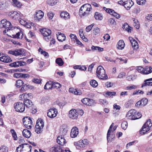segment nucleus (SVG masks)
Segmentation results:
<instances>
[{
	"label": "nucleus",
	"instance_id": "4468645a",
	"mask_svg": "<svg viewBox=\"0 0 152 152\" xmlns=\"http://www.w3.org/2000/svg\"><path fill=\"white\" fill-rule=\"evenodd\" d=\"M26 64V63L24 61H18L10 64L11 66L13 67H18L25 65Z\"/></svg>",
	"mask_w": 152,
	"mask_h": 152
},
{
	"label": "nucleus",
	"instance_id": "0eeeda50",
	"mask_svg": "<svg viewBox=\"0 0 152 152\" xmlns=\"http://www.w3.org/2000/svg\"><path fill=\"white\" fill-rule=\"evenodd\" d=\"M25 51L23 49H16L14 50H10L8 52L9 54L16 56L25 55Z\"/></svg>",
	"mask_w": 152,
	"mask_h": 152
},
{
	"label": "nucleus",
	"instance_id": "338daca9",
	"mask_svg": "<svg viewBox=\"0 0 152 152\" xmlns=\"http://www.w3.org/2000/svg\"><path fill=\"white\" fill-rule=\"evenodd\" d=\"M144 92L143 91L140 90H138V91H136L133 93V95H135L138 94H143Z\"/></svg>",
	"mask_w": 152,
	"mask_h": 152
},
{
	"label": "nucleus",
	"instance_id": "37998d69",
	"mask_svg": "<svg viewBox=\"0 0 152 152\" xmlns=\"http://www.w3.org/2000/svg\"><path fill=\"white\" fill-rule=\"evenodd\" d=\"M23 84V82L21 80H18L16 81L15 86L17 88H20Z\"/></svg>",
	"mask_w": 152,
	"mask_h": 152
},
{
	"label": "nucleus",
	"instance_id": "69168bd1",
	"mask_svg": "<svg viewBox=\"0 0 152 152\" xmlns=\"http://www.w3.org/2000/svg\"><path fill=\"white\" fill-rule=\"evenodd\" d=\"M137 88V86L134 85L129 86L126 87V89L127 90H132L133 89H135Z\"/></svg>",
	"mask_w": 152,
	"mask_h": 152
},
{
	"label": "nucleus",
	"instance_id": "6e6d98bb",
	"mask_svg": "<svg viewBox=\"0 0 152 152\" xmlns=\"http://www.w3.org/2000/svg\"><path fill=\"white\" fill-rule=\"evenodd\" d=\"M127 126L128 123L126 121H124L121 124V127L123 129H126L127 128Z\"/></svg>",
	"mask_w": 152,
	"mask_h": 152
},
{
	"label": "nucleus",
	"instance_id": "423d86ee",
	"mask_svg": "<svg viewBox=\"0 0 152 152\" xmlns=\"http://www.w3.org/2000/svg\"><path fill=\"white\" fill-rule=\"evenodd\" d=\"M31 146L27 144H24L20 145L17 148L16 151L17 152H22L24 150L28 151L29 150L31 152Z\"/></svg>",
	"mask_w": 152,
	"mask_h": 152
},
{
	"label": "nucleus",
	"instance_id": "a878e982",
	"mask_svg": "<svg viewBox=\"0 0 152 152\" xmlns=\"http://www.w3.org/2000/svg\"><path fill=\"white\" fill-rule=\"evenodd\" d=\"M22 133L23 136L27 138H29L31 134L30 131L26 129L23 130Z\"/></svg>",
	"mask_w": 152,
	"mask_h": 152
},
{
	"label": "nucleus",
	"instance_id": "79ce46f5",
	"mask_svg": "<svg viewBox=\"0 0 152 152\" xmlns=\"http://www.w3.org/2000/svg\"><path fill=\"white\" fill-rule=\"evenodd\" d=\"M23 34L22 33L18 32L16 35H12V37L14 38H17L18 39H21L23 38Z\"/></svg>",
	"mask_w": 152,
	"mask_h": 152
},
{
	"label": "nucleus",
	"instance_id": "6e6552de",
	"mask_svg": "<svg viewBox=\"0 0 152 152\" xmlns=\"http://www.w3.org/2000/svg\"><path fill=\"white\" fill-rule=\"evenodd\" d=\"M8 15L10 18L14 20H17L21 19V15L20 12H18L17 11H12L9 12Z\"/></svg>",
	"mask_w": 152,
	"mask_h": 152
},
{
	"label": "nucleus",
	"instance_id": "8fccbe9b",
	"mask_svg": "<svg viewBox=\"0 0 152 152\" xmlns=\"http://www.w3.org/2000/svg\"><path fill=\"white\" fill-rule=\"evenodd\" d=\"M145 126H146L150 129L152 126V124L151 122V120L149 119L144 124Z\"/></svg>",
	"mask_w": 152,
	"mask_h": 152
},
{
	"label": "nucleus",
	"instance_id": "9b49d317",
	"mask_svg": "<svg viewBox=\"0 0 152 152\" xmlns=\"http://www.w3.org/2000/svg\"><path fill=\"white\" fill-rule=\"evenodd\" d=\"M57 113V110L56 108H51L48 110L47 115L50 118H53L56 116Z\"/></svg>",
	"mask_w": 152,
	"mask_h": 152
},
{
	"label": "nucleus",
	"instance_id": "cd10ccee",
	"mask_svg": "<svg viewBox=\"0 0 152 152\" xmlns=\"http://www.w3.org/2000/svg\"><path fill=\"white\" fill-rule=\"evenodd\" d=\"M125 45L124 41L122 40H120L118 43L117 47L118 49L122 50L125 47Z\"/></svg>",
	"mask_w": 152,
	"mask_h": 152
},
{
	"label": "nucleus",
	"instance_id": "bf43d9fd",
	"mask_svg": "<svg viewBox=\"0 0 152 152\" xmlns=\"http://www.w3.org/2000/svg\"><path fill=\"white\" fill-rule=\"evenodd\" d=\"M89 6L90 7H88V8H87V10H86V11L84 12V14L83 16H84L87 14H88L89 13V11H91V10L92 9L91 6L90 4Z\"/></svg>",
	"mask_w": 152,
	"mask_h": 152
},
{
	"label": "nucleus",
	"instance_id": "bb28decb",
	"mask_svg": "<svg viewBox=\"0 0 152 152\" xmlns=\"http://www.w3.org/2000/svg\"><path fill=\"white\" fill-rule=\"evenodd\" d=\"M150 129L149 127H148L146 126H145V125L144 124L140 131V133L141 135H143L147 132L149 131Z\"/></svg>",
	"mask_w": 152,
	"mask_h": 152
},
{
	"label": "nucleus",
	"instance_id": "7c9ffc66",
	"mask_svg": "<svg viewBox=\"0 0 152 152\" xmlns=\"http://www.w3.org/2000/svg\"><path fill=\"white\" fill-rule=\"evenodd\" d=\"M136 113V110H131L128 111L126 114V117H131L130 119L132 120L133 117L134 116V113Z\"/></svg>",
	"mask_w": 152,
	"mask_h": 152
},
{
	"label": "nucleus",
	"instance_id": "864d4df0",
	"mask_svg": "<svg viewBox=\"0 0 152 152\" xmlns=\"http://www.w3.org/2000/svg\"><path fill=\"white\" fill-rule=\"evenodd\" d=\"M94 23L92 24L91 25L86 27V31L87 32H89L92 29V27L94 26Z\"/></svg>",
	"mask_w": 152,
	"mask_h": 152
},
{
	"label": "nucleus",
	"instance_id": "774afa93",
	"mask_svg": "<svg viewBox=\"0 0 152 152\" xmlns=\"http://www.w3.org/2000/svg\"><path fill=\"white\" fill-rule=\"evenodd\" d=\"M146 19L148 22L152 20V14L148 15L146 17Z\"/></svg>",
	"mask_w": 152,
	"mask_h": 152
},
{
	"label": "nucleus",
	"instance_id": "f704fd0d",
	"mask_svg": "<svg viewBox=\"0 0 152 152\" xmlns=\"http://www.w3.org/2000/svg\"><path fill=\"white\" fill-rule=\"evenodd\" d=\"M116 94L115 92L107 91L105 93V96L106 97H112Z\"/></svg>",
	"mask_w": 152,
	"mask_h": 152
},
{
	"label": "nucleus",
	"instance_id": "e2e57ef3",
	"mask_svg": "<svg viewBox=\"0 0 152 152\" xmlns=\"http://www.w3.org/2000/svg\"><path fill=\"white\" fill-rule=\"evenodd\" d=\"M41 81V80L37 78H34L32 80V82L36 83L39 84Z\"/></svg>",
	"mask_w": 152,
	"mask_h": 152
},
{
	"label": "nucleus",
	"instance_id": "f03ea898",
	"mask_svg": "<svg viewBox=\"0 0 152 152\" xmlns=\"http://www.w3.org/2000/svg\"><path fill=\"white\" fill-rule=\"evenodd\" d=\"M11 24L10 22L7 21L6 19L2 20L0 22V28H5V29L3 31V32L6 33L7 31L11 29L12 27H11Z\"/></svg>",
	"mask_w": 152,
	"mask_h": 152
},
{
	"label": "nucleus",
	"instance_id": "0e129e2a",
	"mask_svg": "<svg viewBox=\"0 0 152 152\" xmlns=\"http://www.w3.org/2000/svg\"><path fill=\"white\" fill-rule=\"evenodd\" d=\"M148 81H146L145 80H144L145 83H143L141 86V87L142 88L144 86H151V82H147Z\"/></svg>",
	"mask_w": 152,
	"mask_h": 152
},
{
	"label": "nucleus",
	"instance_id": "c756f323",
	"mask_svg": "<svg viewBox=\"0 0 152 152\" xmlns=\"http://www.w3.org/2000/svg\"><path fill=\"white\" fill-rule=\"evenodd\" d=\"M133 23V26L137 29H138L140 28V24L138 20L134 18L132 19Z\"/></svg>",
	"mask_w": 152,
	"mask_h": 152
},
{
	"label": "nucleus",
	"instance_id": "2eb2a0df",
	"mask_svg": "<svg viewBox=\"0 0 152 152\" xmlns=\"http://www.w3.org/2000/svg\"><path fill=\"white\" fill-rule=\"evenodd\" d=\"M0 60L4 62L8 63L11 61L10 58L4 54H0Z\"/></svg>",
	"mask_w": 152,
	"mask_h": 152
},
{
	"label": "nucleus",
	"instance_id": "a18cd8bd",
	"mask_svg": "<svg viewBox=\"0 0 152 152\" xmlns=\"http://www.w3.org/2000/svg\"><path fill=\"white\" fill-rule=\"evenodd\" d=\"M10 132L12 134V135L14 140H17L18 139V137L15 130L13 129H12L10 131Z\"/></svg>",
	"mask_w": 152,
	"mask_h": 152
},
{
	"label": "nucleus",
	"instance_id": "dca6fc26",
	"mask_svg": "<svg viewBox=\"0 0 152 152\" xmlns=\"http://www.w3.org/2000/svg\"><path fill=\"white\" fill-rule=\"evenodd\" d=\"M78 134V129L77 127H73L71 129L70 136L72 138L76 137Z\"/></svg>",
	"mask_w": 152,
	"mask_h": 152
},
{
	"label": "nucleus",
	"instance_id": "4d7b16f0",
	"mask_svg": "<svg viewBox=\"0 0 152 152\" xmlns=\"http://www.w3.org/2000/svg\"><path fill=\"white\" fill-rule=\"evenodd\" d=\"M61 87V85L58 83H53V88H60Z\"/></svg>",
	"mask_w": 152,
	"mask_h": 152
},
{
	"label": "nucleus",
	"instance_id": "09e8293b",
	"mask_svg": "<svg viewBox=\"0 0 152 152\" xmlns=\"http://www.w3.org/2000/svg\"><path fill=\"white\" fill-rule=\"evenodd\" d=\"M8 149L5 146H2L0 147V152H8Z\"/></svg>",
	"mask_w": 152,
	"mask_h": 152
},
{
	"label": "nucleus",
	"instance_id": "ea45409f",
	"mask_svg": "<svg viewBox=\"0 0 152 152\" xmlns=\"http://www.w3.org/2000/svg\"><path fill=\"white\" fill-rule=\"evenodd\" d=\"M145 74H148L152 72V67L146 66L145 69Z\"/></svg>",
	"mask_w": 152,
	"mask_h": 152
},
{
	"label": "nucleus",
	"instance_id": "ddd939ff",
	"mask_svg": "<svg viewBox=\"0 0 152 152\" xmlns=\"http://www.w3.org/2000/svg\"><path fill=\"white\" fill-rule=\"evenodd\" d=\"M82 102L84 104L91 106L92 105L94 102V100L88 98H85L81 100Z\"/></svg>",
	"mask_w": 152,
	"mask_h": 152
},
{
	"label": "nucleus",
	"instance_id": "680f3d73",
	"mask_svg": "<svg viewBox=\"0 0 152 152\" xmlns=\"http://www.w3.org/2000/svg\"><path fill=\"white\" fill-rule=\"evenodd\" d=\"M47 16L50 19H52L54 16V14L53 12H50L48 13Z\"/></svg>",
	"mask_w": 152,
	"mask_h": 152
},
{
	"label": "nucleus",
	"instance_id": "13d9d810",
	"mask_svg": "<svg viewBox=\"0 0 152 152\" xmlns=\"http://www.w3.org/2000/svg\"><path fill=\"white\" fill-rule=\"evenodd\" d=\"M34 25V23L30 22H26V24L25 25V26L27 28H30L31 26H33Z\"/></svg>",
	"mask_w": 152,
	"mask_h": 152
},
{
	"label": "nucleus",
	"instance_id": "aec40b11",
	"mask_svg": "<svg viewBox=\"0 0 152 152\" xmlns=\"http://www.w3.org/2000/svg\"><path fill=\"white\" fill-rule=\"evenodd\" d=\"M23 103L24 104L25 107H26V108L29 109L32 107L33 104L31 101L28 99L27 98L26 99H25L23 101Z\"/></svg>",
	"mask_w": 152,
	"mask_h": 152
},
{
	"label": "nucleus",
	"instance_id": "de8ad7c7",
	"mask_svg": "<svg viewBox=\"0 0 152 152\" xmlns=\"http://www.w3.org/2000/svg\"><path fill=\"white\" fill-rule=\"evenodd\" d=\"M136 69L138 71V72L142 73L144 74H145V69L142 67L140 66L137 67Z\"/></svg>",
	"mask_w": 152,
	"mask_h": 152
},
{
	"label": "nucleus",
	"instance_id": "6ab92c4d",
	"mask_svg": "<svg viewBox=\"0 0 152 152\" xmlns=\"http://www.w3.org/2000/svg\"><path fill=\"white\" fill-rule=\"evenodd\" d=\"M44 14V13L41 10L37 11L36 12V14L34 16L35 20H39L42 18Z\"/></svg>",
	"mask_w": 152,
	"mask_h": 152
},
{
	"label": "nucleus",
	"instance_id": "c03bdc74",
	"mask_svg": "<svg viewBox=\"0 0 152 152\" xmlns=\"http://www.w3.org/2000/svg\"><path fill=\"white\" fill-rule=\"evenodd\" d=\"M90 83L91 86L94 88L96 87L98 85V84L97 81L94 80H91L90 81Z\"/></svg>",
	"mask_w": 152,
	"mask_h": 152
},
{
	"label": "nucleus",
	"instance_id": "3c124183",
	"mask_svg": "<svg viewBox=\"0 0 152 152\" xmlns=\"http://www.w3.org/2000/svg\"><path fill=\"white\" fill-rule=\"evenodd\" d=\"M39 51L40 53L43 55L45 57H48V53L46 52L45 51H43L42 50L41 48H40L39 49Z\"/></svg>",
	"mask_w": 152,
	"mask_h": 152
},
{
	"label": "nucleus",
	"instance_id": "4be33fe9",
	"mask_svg": "<svg viewBox=\"0 0 152 152\" xmlns=\"http://www.w3.org/2000/svg\"><path fill=\"white\" fill-rule=\"evenodd\" d=\"M56 141L57 143L61 145H63L66 142L65 139L62 136H58L57 139Z\"/></svg>",
	"mask_w": 152,
	"mask_h": 152
},
{
	"label": "nucleus",
	"instance_id": "1a4fd4ad",
	"mask_svg": "<svg viewBox=\"0 0 152 152\" xmlns=\"http://www.w3.org/2000/svg\"><path fill=\"white\" fill-rule=\"evenodd\" d=\"M23 123L26 127L28 129H29L31 128L32 121L30 117H26L23 118Z\"/></svg>",
	"mask_w": 152,
	"mask_h": 152
},
{
	"label": "nucleus",
	"instance_id": "72a5a7b5",
	"mask_svg": "<svg viewBox=\"0 0 152 152\" xmlns=\"http://www.w3.org/2000/svg\"><path fill=\"white\" fill-rule=\"evenodd\" d=\"M78 143L79 145L81 147H83L85 146V145H87L88 143L87 140L85 139L80 140L79 141Z\"/></svg>",
	"mask_w": 152,
	"mask_h": 152
},
{
	"label": "nucleus",
	"instance_id": "a211bd4d",
	"mask_svg": "<svg viewBox=\"0 0 152 152\" xmlns=\"http://www.w3.org/2000/svg\"><path fill=\"white\" fill-rule=\"evenodd\" d=\"M129 39L133 48L134 49L137 50L138 48V43L137 41L131 37H129Z\"/></svg>",
	"mask_w": 152,
	"mask_h": 152
},
{
	"label": "nucleus",
	"instance_id": "f257e3e1",
	"mask_svg": "<svg viewBox=\"0 0 152 152\" xmlns=\"http://www.w3.org/2000/svg\"><path fill=\"white\" fill-rule=\"evenodd\" d=\"M96 74L99 79L104 80L107 78V76L105 75V70L102 66H99L97 68Z\"/></svg>",
	"mask_w": 152,
	"mask_h": 152
},
{
	"label": "nucleus",
	"instance_id": "a19ab883",
	"mask_svg": "<svg viewBox=\"0 0 152 152\" xmlns=\"http://www.w3.org/2000/svg\"><path fill=\"white\" fill-rule=\"evenodd\" d=\"M12 3L14 6L20 7L21 4L17 0H12Z\"/></svg>",
	"mask_w": 152,
	"mask_h": 152
},
{
	"label": "nucleus",
	"instance_id": "39448f33",
	"mask_svg": "<svg viewBox=\"0 0 152 152\" xmlns=\"http://www.w3.org/2000/svg\"><path fill=\"white\" fill-rule=\"evenodd\" d=\"M15 111L20 113L23 112L25 110L24 104L22 102H18L14 104Z\"/></svg>",
	"mask_w": 152,
	"mask_h": 152
},
{
	"label": "nucleus",
	"instance_id": "c9c22d12",
	"mask_svg": "<svg viewBox=\"0 0 152 152\" xmlns=\"http://www.w3.org/2000/svg\"><path fill=\"white\" fill-rule=\"evenodd\" d=\"M56 62L60 66H62L64 64V62L63 60L61 58H58L56 59Z\"/></svg>",
	"mask_w": 152,
	"mask_h": 152
},
{
	"label": "nucleus",
	"instance_id": "c85d7f7f",
	"mask_svg": "<svg viewBox=\"0 0 152 152\" xmlns=\"http://www.w3.org/2000/svg\"><path fill=\"white\" fill-rule=\"evenodd\" d=\"M93 34L95 36H99L101 34L99 28L98 27L94 28L93 30Z\"/></svg>",
	"mask_w": 152,
	"mask_h": 152
},
{
	"label": "nucleus",
	"instance_id": "49530a36",
	"mask_svg": "<svg viewBox=\"0 0 152 152\" xmlns=\"http://www.w3.org/2000/svg\"><path fill=\"white\" fill-rule=\"evenodd\" d=\"M57 2V0H48L47 1L48 3L51 6L56 4Z\"/></svg>",
	"mask_w": 152,
	"mask_h": 152
},
{
	"label": "nucleus",
	"instance_id": "20e7f679",
	"mask_svg": "<svg viewBox=\"0 0 152 152\" xmlns=\"http://www.w3.org/2000/svg\"><path fill=\"white\" fill-rule=\"evenodd\" d=\"M118 3L124 6L127 10H129L133 4V2L131 0H121L118 1Z\"/></svg>",
	"mask_w": 152,
	"mask_h": 152
},
{
	"label": "nucleus",
	"instance_id": "f8f14e48",
	"mask_svg": "<svg viewBox=\"0 0 152 152\" xmlns=\"http://www.w3.org/2000/svg\"><path fill=\"white\" fill-rule=\"evenodd\" d=\"M69 117L72 119H76L78 117V113L75 109H72L69 111Z\"/></svg>",
	"mask_w": 152,
	"mask_h": 152
},
{
	"label": "nucleus",
	"instance_id": "052dcab7",
	"mask_svg": "<svg viewBox=\"0 0 152 152\" xmlns=\"http://www.w3.org/2000/svg\"><path fill=\"white\" fill-rule=\"evenodd\" d=\"M6 6V4L4 1L0 2V8L2 9L5 8Z\"/></svg>",
	"mask_w": 152,
	"mask_h": 152
},
{
	"label": "nucleus",
	"instance_id": "2f4dec72",
	"mask_svg": "<svg viewBox=\"0 0 152 152\" xmlns=\"http://www.w3.org/2000/svg\"><path fill=\"white\" fill-rule=\"evenodd\" d=\"M114 123H112L111 125L110 126L109 130L108 131L107 134V141H109L110 140V138H109V137L110 135V133L112 132V127L114 125Z\"/></svg>",
	"mask_w": 152,
	"mask_h": 152
},
{
	"label": "nucleus",
	"instance_id": "393cba45",
	"mask_svg": "<svg viewBox=\"0 0 152 152\" xmlns=\"http://www.w3.org/2000/svg\"><path fill=\"white\" fill-rule=\"evenodd\" d=\"M60 16L62 18L67 20L70 18V15L69 13L67 12L63 11L60 13Z\"/></svg>",
	"mask_w": 152,
	"mask_h": 152
},
{
	"label": "nucleus",
	"instance_id": "e433bc0d",
	"mask_svg": "<svg viewBox=\"0 0 152 152\" xmlns=\"http://www.w3.org/2000/svg\"><path fill=\"white\" fill-rule=\"evenodd\" d=\"M134 116L133 117L132 120L137 119L140 118L142 116V115L139 112L136 111V113H134Z\"/></svg>",
	"mask_w": 152,
	"mask_h": 152
},
{
	"label": "nucleus",
	"instance_id": "9d476101",
	"mask_svg": "<svg viewBox=\"0 0 152 152\" xmlns=\"http://www.w3.org/2000/svg\"><path fill=\"white\" fill-rule=\"evenodd\" d=\"M40 32L45 37H46L45 39L46 41L49 40L51 38L49 36L51 34V31L50 30L48 29L44 28L41 29Z\"/></svg>",
	"mask_w": 152,
	"mask_h": 152
},
{
	"label": "nucleus",
	"instance_id": "4c0bfd02",
	"mask_svg": "<svg viewBox=\"0 0 152 152\" xmlns=\"http://www.w3.org/2000/svg\"><path fill=\"white\" fill-rule=\"evenodd\" d=\"M122 28L124 30H126L129 32H130L131 31V28L127 23L124 24Z\"/></svg>",
	"mask_w": 152,
	"mask_h": 152
},
{
	"label": "nucleus",
	"instance_id": "473e14b6",
	"mask_svg": "<svg viewBox=\"0 0 152 152\" xmlns=\"http://www.w3.org/2000/svg\"><path fill=\"white\" fill-rule=\"evenodd\" d=\"M44 89H49L53 88V82L49 81L47 82L44 86Z\"/></svg>",
	"mask_w": 152,
	"mask_h": 152
},
{
	"label": "nucleus",
	"instance_id": "412c9836",
	"mask_svg": "<svg viewBox=\"0 0 152 152\" xmlns=\"http://www.w3.org/2000/svg\"><path fill=\"white\" fill-rule=\"evenodd\" d=\"M90 4H86L83 5L80 8L79 10V12L81 15H83L84 14V12L86 11L87 10V8L90 7Z\"/></svg>",
	"mask_w": 152,
	"mask_h": 152
},
{
	"label": "nucleus",
	"instance_id": "b1692460",
	"mask_svg": "<svg viewBox=\"0 0 152 152\" xmlns=\"http://www.w3.org/2000/svg\"><path fill=\"white\" fill-rule=\"evenodd\" d=\"M50 150L52 152H62V150L61 149V147L58 145H55L54 147L51 148Z\"/></svg>",
	"mask_w": 152,
	"mask_h": 152
},
{
	"label": "nucleus",
	"instance_id": "f3484780",
	"mask_svg": "<svg viewBox=\"0 0 152 152\" xmlns=\"http://www.w3.org/2000/svg\"><path fill=\"white\" fill-rule=\"evenodd\" d=\"M148 102V99L147 98H143L141 100L138 101L136 104V105L138 106H144L146 105Z\"/></svg>",
	"mask_w": 152,
	"mask_h": 152
},
{
	"label": "nucleus",
	"instance_id": "7ed1b4c3",
	"mask_svg": "<svg viewBox=\"0 0 152 152\" xmlns=\"http://www.w3.org/2000/svg\"><path fill=\"white\" fill-rule=\"evenodd\" d=\"M44 126L43 120L41 119H38L37 121L35 126V132L37 134H39L42 132Z\"/></svg>",
	"mask_w": 152,
	"mask_h": 152
},
{
	"label": "nucleus",
	"instance_id": "603ef678",
	"mask_svg": "<svg viewBox=\"0 0 152 152\" xmlns=\"http://www.w3.org/2000/svg\"><path fill=\"white\" fill-rule=\"evenodd\" d=\"M29 94H27L26 93L24 94H22L20 96V98H21V99H24V100L25 99H26L28 98V97H29Z\"/></svg>",
	"mask_w": 152,
	"mask_h": 152
},
{
	"label": "nucleus",
	"instance_id": "58836bf2",
	"mask_svg": "<svg viewBox=\"0 0 152 152\" xmlns=\"http://www.w3.org/2000/svg\"><path fill=\"white\" fill-rule=\"evenodd\" d=\"M94 17L96 20H102L103 18L102 15L98 12H96L95 15Z\"/></svg>",
	"mask_w": 152,
	"mask_h": 152
},
{
	"label": "nucleus",
	"instance_id": "5fc2aeb1",
	"mask_svg": "<svg viewBox=\"0 0 152 152\" xmlns=\"http://www.w3.org/2000/svg\"><path fill=\"white\" fill-rule=\"evenodd\" d=\"M104 9L105 8L106 9V12L107 13H108L109 14H110L111 15H114V13H115V12L114 11L111 9H106L105 7H104Z\"/></svg>",
	"mask_w": 152,
	"mask_h": 152
},
{
	"label": "nucleus",
	"instance_id": "5701e85b",
	"mask_svg": "<svg viewBox=\"0 0 152 152\" xmlns=\"http://www.w3.org/2000/svg\"><path fill=\"white\" fill-rule=\"evenodd\" d=\"M56 35L57 39L59 41L62 42L66 39V37L65 35L61 33L60 32H58Z\"/></svg>",
	"mask_w": 152,
	"mask_h": 152
}]
</instances>
